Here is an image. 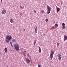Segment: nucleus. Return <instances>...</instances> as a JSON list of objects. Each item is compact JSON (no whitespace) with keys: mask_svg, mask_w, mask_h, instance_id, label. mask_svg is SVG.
<instances>
[{"mask_svg":"<svg viewBox=\"0 0 67 67\" xmlns=\"http://www.w3.org/2000/svg\"><path fill=\"white\" fill-rule=\"evenodd\" d=\"M47 13L49 14L50 12H51V7H49L48 5H47Z\"/></svg>","mask_w":67,"mask_h":67,"instance_id":"nucleus-2","label":"nucleus"},{"mask_svg":"<svg viewBox=\"0 0 67 67\" xmlns=\"http://www.w3.org/2000/svg\"><path fill=\"white\" fill-rule=\"evenodd\" d=\"M23 54V53H21V54Z\"/></svg>","mask_w":67,"mask_h":67,"instance_id":"nucleus-35","label":"nucleus"},{"mask_svg":"<svg viewBox=\"0 0 67 67\" xmlns=\"http://www.w3.org/2000/svg\"><path fill=\"white\" fill-rule=\"evenodd\" d=\"M9 35L6 36V39H8V38H9Z\"/></svg>","mask_w":67,"mask_h":67,"instance_id":"nucleus-15","label":"nucleus"},{"mask_svg":"<svg viewBox=\"0 0 67 67\" xmlns=\"http://www.w3.org/2000/svg\"><path fill=\"white\" fill-rule=\"evenodd\" d=\"M24 52H25V53H26V51H24Z\"/></svg>","mask_w":67,"mask_h":67,"instance_id":"nucleus-37","label":"nucleus"},{"mask_svg":"<svg viewBox=\"0 0 67 67\" xmlns=\"http://www.w3.org/2000/svg\"><path fill=\"white\" fill-rule=\"evenodd\" d=\"M9 41L10 40L8 39H6L5 40V42L6 43H8Z\"/></svg>","mask_w":67,"mask_h":67,"instance_id":"nucleus-12","label":"nucleus"},{"mask_svg":"<svg viewBox=\"0 0 67 67\" xmlns=\"http://www.w3.org/2000/svg\"><path fill=\"white\" fill-rule=\"evenodd\" d=\"M37 27L35 28V31L36 32V33H37Z\"/></svg>","mask_w":67,"mask_h":67,"instance_id":"nucleus-10","label":"nucleus"},{"mask_svg":"<svg viewBox=\"0 0 67 67\" xmlns=\"http://www.w3.org/2000/svg\"><path fill=\"white\" fill-rule=\"evenodd\" d=\"M11 45V46H12V47H13V45H12V44H10Z\"/></svg>","mask_w":67,"mask_h":67,"instance_id":"nucleus-28","label":"nucleus"},{"mask_svg":"<svg viewBox=\"0 0 67 67\" xmlns=\"http://www.w3.org/2000/svg\"><path fill=\"white\" fill-rule=\"evenodd\" d=\"M23 54L24 55H25V53L24 52H23Z\"/></svg>","mask_w":67,"mask_h":67,"instance_id":"nucleus-27","label":"nucleus"},{"mask_svg":"<svg viewBox=\"0 0 67 67\" xmlns=\"http://www.w3.org/2000/svg\"><path fill=\"white\" fill-rule=\"evenodd\" d=\"M20 8L21 10H22V9H23V8H24V6H23V7H22V6H20Z\"/></svg>","mask_w":67,"mask_h":67,"instance_id":"nucleus-11","label":"nucleus"},{"mask_svg":"<svg viewBox=\"0 0 67 67\" xmlns=\"http://www.w3.org/2000/svg\"><path fill=\"white\" fill-rule=\"evenodd\" d=\"M58 26V25L57 24H55V27H57Z\"/></svg>","mask_w":67,"mask_h":67,"instance_id":"nucleus-21","label":"nucleus"},{"mask_svg":"<svg viewBox=\"0 0 67 67\" xmlns=\"http://www.w3.org/2000/svg\"><path fill=\"white\" fill-rule=\"evenodd\" d=\"M56 9H57V8H59L57 6H56Z\"/></svg>","mask_w":67,"mask_h":67,"instance_id":"nucleus-31","label":"nucleus"},{"mask_svg":"<svg viewBox=\"0 0 67 67\" xmlns=\"http://www.w3.org/2000/svg\"><path fill=\"white\" fill-rule=\"evenodd\" d=\"M39 53H41V48H40V47H39Z\"/></svg>","mask_w":67,"mask_h":67,"instance_id":"nucleus-16","label":"nucleus"},{"mask_svg":"<svg viewBox=\"0 0 67 67\" xmlns=\"http://www.w3.org/2000/svg\"><path fill=\"white\" fill-rule=\"evenodd\" d=\"M60 8H58L57 9V13H58V12L59 11V10H60Z\"/></svg>","mask_w":67,"mask_h":67,"instance_id":"nucleus-7","label":"nucleus"},{"mask_svg":"<svg viewBox=\"0 0 67 67\" xmlns=\"http://www.w3.org/2000/svg\"><path fill=\"white\" fill-rule=\"evenodd\" d=\"M62 28L63 29H65V28H66V26H63Z\"/></svg>","mask_w":67,"mask_h":67,"instance_id":"nucleus-17","label":"nucleus"},{"mask_svg":"<svg viewBox=\"0 0 67 67\" xmlns=\"http://www.w3.org/2000/svg\"><path fill=\"white\" fill-rule=\"evenodd\" d=\"M15 40L14 39H13L12 40V42H13V43H14V42H16Z\"/></svg>","mask_w":67,"mask_h":67,"instance_id":"nucleus-14","label":"nucleus"},{"mask_svg":"<svg viewBox=\"0 0 67 67\" xmlns=\"http://www.w3.org/2000/svg\"><path fill=\"white\" fill-rule=\"evenodd\" d=\"M10 44H12V42H10Z\"/></svg>","mask_w":67,"mask_h":67,"instance_id":"nucleus-30","label":"nucleus"},{"mask_svg":"<svg viewBox=\"0 0 67 67\" xmlns=\"http://www.w3.org/2000/svg\"><path fill=\"white\" fill-rule=\"evenodd\" d=\"M36 12V11H35V10H34V12Z\"/></svg>","mask_w":67,"mask_h":67,"instance_id":"nucleus-32","label":"nucleus"},{"mask_svg":"<svg viewBox=\"0 0 67 67\" xmlns=\"http://www.w3.org/2000/svg\"><path fill=\"white\" fill-rule=\"evenodd\" d=\"M13 20L12 19H10V22H11V23H13Z\"/></svg>","mask_w":67,"mask_h":67,"instance_id":"nucleus-18","label":"nucleus"},{"mask_svg":"<svg viewBox=\"0 0 67 67\" xmlns=\"http://www.w3.org/2000/svg\"><path fill=\"white\" fill-rule=\"evenodd\" d=\"M61 55H60V54H58V57H61Z\"/></svg>","mask_w":67,"mask_h":67,"instance_id":"nucleus-19","label":"nucleus"},{"mask_svg":"<svg viewBox=\"0 0 67 67\" xmlns=\"http://www.w3.org/2000/svg\"><path fill=\"white\" fill-rule=\"evenodd\" d=\"M37 41V40H35L34 41V46H35V43H36V42Z\"/></svg>","mask_w":67,"mask_h":67,"instance_id":"nucleus-9","label":"nucleus"},{"mask_svg":"<svg viewBox=\"0 0 67 67\" xmlns=\"http://www.w3.org/2000/svg\"><path fill=\"white\" fill-rule=\"evenodd\" d=\"M38 67H41V65L40 64H38Z\"/></svg>","mask_w":67,"mask_h":67,"instance_id":"nucleus-25","label":"nucleus"},{"mask_svg":"<svg viewBox=\"0 0 67 67\" xmlns=\"http://www.w3.org/2000/svg\"><path fill=\"white\" fill-rule=\"evenodd\" d=\"M61 58H62V57H59L58 59L59 60H61Z\"/></svg>","mask_w":67,"mask_h":67,"instance_id":"nucleus-23","label":"nucleus"},{"mask_svg":"<svg viewBox=\"0 0 67 67\" xmlns=\"http://www.w3.org/2000/svg\"><path fill=\"white\" fill-rule=\"evenodd\" d=\"M24 31H25V29H24Z\"/></svg>","mask_w":67,"mask_h":67,"instance_id":"nucleus-36","label":"nucleus"},{"mask_svg":"<svg viewBox=\"0 0 67 67\" xmlns=\"http://www.w3.org/2000/svg\"><path fill=\"white\" fill-rule=\"evenodd\" d=\"M1 2H2V0H1Z\"/></svg>","mask_w":67,"mask_h":67,"instance_id":"nucleus-33","label":"nucleus"},{"mask_svg":"<svg viewBox=\"0 0 67 67\" xmlns=\"http://www.w3.org/2000/svg\"><path fill=\"white\" fill-rule=\"evenodd\" d=\"M54 29H56V27H54Z\"/></svg>","mask_w":67,"mask_h":67,"instance_id":"nucleus-34","label":"nucleus"},{"mask_svg":"<svg viewBox=\"0 0 67 67\" xmlns=\"http://www.w3.org/2000/svg\"><path fill=\"white\" fill-rule=\"evenodd\" d=\"M26 60L27 63H29L30 62V59L29 58L26 59Z\"/></svg>","mask_w":67,"mask_h":67,"instance_id":"nucleus-6","label":"nucleus"},{"mask_svg":"<svg viewBox=\"0 0 67 67\" xmlns=\"http://www.w3.org/2000/svg\"><path fill=\"white\" fill-rule=\"evenodd\" d=\"M67 40V36L66 35H64V42H65L66 40Z\"/></svg>","mask_w":67,"mask_h":67,"instance_id":"nucleus-3","label":"nucleus"},{"mask_svg":"<svg viewBox=\"0 0 67 67\" xmlns=\"http://www.w3.org/2000/svg\"><path fill=\"white\" fill-rule=\"evenodd\" d=\"M8 50V48H5L4 49V51L5 53H7V50Z\"/></svg>","mask_w":67,"mask_h":67,"instance_id":"nucleus-8","label":"nucleus"},{"mask_svg":"<svg viewBox=\"0 0 67 67\" xmlns=\"http://www.w3.org/2000/svg\"><path fill=\"white\" fill-rule=\"evenodd\" d=\"M53 55H54V52L52 51H51L50 56H53Z\"/></svg>","mask_w":67,"mask_h":67,"instance_id":"nucleus-5","label":"nucleus"},{"mask_svg":"<svg viewBox=\"0 0 67 67\" xmlns=\"http://www.w3.org/2000/svg\"><path fill=\"white\" fill-rule=\"evenodd\" d=\"M8 39L9 40H11L12 39V37H11V36H10V37H9V38Z\"/></svg>","mask_w":67,"mask_h":67,"instance_id":"nucleus-13","label":"nucleus"},{"mask_svg":"<svg viewBox=\"0 0 67 67\" xmlns=\"http://www.w3.org/2000/svg\"><path fill=\"white\" fill-rule=\"evenodd\" d=\"M14 48L15 49L16 51H19V45H18V44H14Z\"/></svg>","mask_w":67,"mask_h":67,"instance_id":"nucleus-1","label":"nucleus"},{"mask_svg":"<svg viewBox=\"0 0 67 67\" xmlns=\"http://www.w3.org/2000/svg\"><path fill=\"white\" fill-rule=\"evenodd\" d=\"M58 46H59V43H58L57 44V47H58Z\"/></svg>","mask_w":67,"mask_h":67,"instance_id":"nucleus-26","label":"nucleus"},{"mask_svg":"<svg viewBox=\"0 0 67 67\" xmlns=\"http://www.w3.org/2000/svg\"><path fill=\"white\" fill-rule=\"evenodd\" d=\"M62 26H65V23H62Z\"/></svg>","mask_w":67,"mask_h":67,"instance_id":"nucleus-20","label":"nucleus"},{"mask_svg":"<svg viewBox=\"0 0 67 67\" xmlns=\"http://www.w3.org/2000/svg\"><path fill=\"white\" fill-rule=\"evenodd\" d=\"M27 55H29V53H28V54H27Z\"/></svg>","mask_w":67,"mask_h":67,"instance_id":"nucleus-38","label":"nucleus"},{"mask_svg":"<svg viewBox=\"0 0 67 67\" xmlns=\"http://www.w3.org/2000/svg\"><path fill=\"white\" fill-rule=\"evenodd\" d=\"M53 56H50L49 57L50 58H51L52 60V59H53Z\"/></svg>","mask_w":67,"mask_h":67,"instance_id":"nucleus-22","label":"nucleus"},{"mask_svg":"<svg viewBox=\"0 0 67 67\" xmlns=\"http://www.w3.org/2000/svg\"><path fill=\"white\" fill-rule=\"evenodd\" d=\"M41 13H43V12H44L43 10L41 11Z\"/></svg>","mask_w":67,"mask_h":67,"instance_id":"nucleus-29","label":"nucleus"},{"mask_svg":"<svg viewBox=\"0 0 67 67\" xmlns=\"http://www.w3.org/2000/svg\"><path fill=\"white\" fill-rule=\"evenodd\" d=\"M48 21V19H46V22H47Z\"/></svg>","mask_w":67,"mask_h":67,"instance_id":"nucleus-24","label":"nucleus"},{"mask_svg":"<svg viewBox=\"0 0 67 67\" xmlns=\"http://www.w3.org/2000/svg\"><path fill=\"white\" fill-rule=\"evenodd\" d=\"M7 12V11L5 10H4L2 11V14H5Z\"/></svg>","mask_w":67,"mask_h":67,"instance_id":"nucleus-4","label":"nucleus"}]
</instances>
